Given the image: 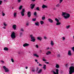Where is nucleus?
Wrapping results in <instances>:
<instances>
[{"label":"nucleus","instance_id":"1","mask_svg":"<svg viewBox=\"0 0 74 74\" xmlns=\"http://www.w3.org/2000/svg\"><path fill=\"white\" fill-rule=\"evenodd\" d=\"M61 15L62 16H64L63 17L65 19L69 18L70 16V15L66 12H62Z\"/></svg>","mask_w":74,"mask_h":74},{"label":"nucleus","instance_id":"2","mask_svg":"<svg viewBox=\"0 0 74 74\" xmlns=\"http://www.w3.org/2000/svg\"><path fill=\"white\" fill-rule=\"evenodd\" d=\"M74 73V66H71L69 68V74H72Z\"/></svg>","mask_w":74,"mask_h":74},{"label":"nucleus","instance_id":"3","mask_svg":"<svg viewBox=\"0 0 74 74\" xmlns=\"http://www.w3.org/2000/svg\"><path fill=\"white\" fill-rule=\"evenodd\" d=\"M11 37L12 39H15L16 38V35H15V32H12L11 34Z\"/></svg>","mask_w":74,"mask_h":74},{"label":"nucleus","instance_id":"4","mask_svg":"<svg viewBox=\"0 0 74 74\" xmlns=\"http://www.w3.org/2000/svg\"><path fill=\"white\" fill-rule=\"evenodd\" d=\"M3 68L4 69V70H5V72L6 73H8L10 71V70H9V69L5 66H3Z\"/></svg>","mask_w":74,"mask_h":74},{"label":"nucleus","instance_id":"5","mask_svg":"<svg viewBox=\"0 0 74 74\" xmlns=\"http://www.w3.org/2000/svg\"><path fill=\"white\" fill-rule=\"evenodd\" d=\"M30 37H31V41H32V42H34L36 41V39H35V37L33 36V35H30Z\"/></svg>","mask_w":74,"mask_h":74},{"label":"nucleus","instance_id":"6","mask_svg":"<svg viewBox=\"0 0 74 74\" xmlns=\"http://www.w3.org/2000/svg\"><path fill=\"white\" fill-rule=\"evenodd\" d=\"M25 11V10L24 9H23L22 11L21 12V13L22 16H24L25 15V14L24 13Z\"/></svg>","mask_w":74,"mask_h":74},{"label":"nucleus","instance_id":"7","mask_svg":"<svg viewBox=\"0 0 74 74\" xmlns=\"http://www.w3.org/2000/svg\"><path fill=\"white\" fill-rule=\"evenodd\" d=\"M53 74H59V70L58 69H56V72L54 71H53Z\"/></svg>","mask_w":74,"mask_h":74},{"label":"nucleus","instance_id":"8","mask_svg":"<svg viewBox=\"0 0 74 74\" xmlns=\"http://www.w3.org/2000/svg\"><path fill=\"white\" fill-rule=\"evenodd\" d=\"M68 55L69 56H72V53H71V51L69 50L68 51Z\"/></svg>","mask_w":74,"mask_h":74},{"label":"nucleus","instance_id":"9","mask_svg":"<svg viewBox=\"0 0 74 74\" xmlns=\"http://www.w3.org/2000/svg\"><path fill=\"white\" fill-rule=\"evenodd\" d=\"M12 28L14 30H16V25H13L12 26Z\"/></svg>","mask_w":74,"mask_h":74},{"label":"nucleus","instance_id":"10","mask_svg":"<svg viewBox=\"0 0 74 74\" xmlns=\"http://www.w3.org/2000/svg\"><path fill=\"white\" fill-rule=\"evenodd\" d=\"M48 21L50 23H52L53 22V21L52 19L50 18H49L48 19Z\"/></svg>","mask_w":74,"mask_h":74},{"label":"nucleus","instance_id":"11","mask_svg":"<svg viewBox=\"0 0 74 74\" xmlns=\"http://www.w3.org/2000/svg\"><path fill=\"white\" fill-rule=\"evenodd\" d=\"M35 6V4H31V9H33V8H34Z\"/></svg>","mask_w":74,"mask_h":74},{"label":"nucleus","instance_id":"12","mask_svg":"<svg viewBox=\"0 0 74 74\" xmlns=\"http://www.w3.org/2000/svg\"><path fill=\"white\" fill-rule=\"evenodd\" d=\"M42 8H48V6L43 4L42 5Z\"/></svg>","mask_w":74,"mask_h":74},{"label":"nucleus","instance_id":"13","mask_svg":"<svg viewBox=\"0 0 74 74\" xmlns=\"http://www.w3.org/2000/svg\"><path fill=\"white\" fill-rule=\"evenodd\" d=\"M29 46V44L27 43H25L23 45V47H28V46Z\"/></svg>","mask_w":74,"mask_h":74},{"label":"nucleus","instance_id":"14","mask_svg":"<svg viewBox=\"0 0 74 74\" xmlns=\"http://www.w3.org/2000/svg\"><path fill=\"white\" fill-rule=\"evenodd\" d=\"M17 15V13L16 12H14L13 13V16L14 17V18H16V16H17L16 15Z\"/></svg>","mask_w":74,"mask_h":74},{"label":"nucleus","instance_id":"15","mask_svg":"<svg viewBox=\"0 0 74 74\" xmlns=\"http://www.w3.org/2000/svg\"><path fill=\"white\" fill-rule=\"evenodd\" d=\"M50 45L52 47H53V46L54 45V42H53V41L52 40L51 41V42H50Z\"/></svg>","mask_w":74,"mask_h":74},{"label":"nucleus","instance_id":"16","mask_svg":"<svg viewBox=\"0 0 74 74\" xmlns=\"http://www.w3.org/2000/svg\"><path fill=\"white\" fill-rule=\"evenodd\" d=\"M27 15L28 17H30L31 16V13H30V12H28L27 13Z\"/></svg>","mask_w":74,"mask_h":74},{"label":"nucleus","instance_id":"17","mask_svg":"<svg viewBox=\"0 0 74 74\" xmlns=\"http://www.w3.org/2000/svg\"><path fill=\"white\" fill-rule=\"evenodd\" d=\"M37 40H40V41H41L42 40V37L41 36H39L37 38Z\"/></svg>","mask_w":74,"mask_h":74},{"label":"nucleus","instance_id":"18","mask_svg":"<svg viewBox=\"0 0 74 74\" xmlns=\"http://www.w3.org/2000/svg\"><path fill=\"white\" fill-rule=\"evenodd\" d=\"M35 25L36 26H39V22H36L35 23Z\"/></svg>","mask_w":74,"mask_h":74},{"label":"nucleus","instance_id":"19","mask_svg":"<svg viewBox=\"0 0 74 74\" xmlns=\"http://www.w3.org/2000/svg\"><path fill=\"white\" fill-rule=\"evenodd\" d=\"M46 55H50V54H51V52L50 51H48L46 53Z\"/></svg>","mask_w":74,"mask_h":74},{"label":"nucleus","instance_id":"20","mask_svg":"<svg viewBox=\"0 0 74 74\" xmlns=\"http://www.w3.org/2000/svg\"><path fill=\"white\" fill-rule=\"evenodd\" d=\"M4 50L7 51L8 50V48L7 47H5L3 49Z\"/></svg>","mask_w":74,"mask_h":74},{"label":"nucleus","instance_id":"21","mask_svg":"<svg viewBox=\"0 0 74 74\" xmlns=\"http://www.w3.org/2000/svg\"><path fill=\"white\" fill-rule=\"evenodd\" d=\"M43 69H44V70H45L46 69V65H43Z\"/></svg>","mask_w":74,"mask_h":74},{"label":"nucleus","instance_id":"22","mask_svg":"<svg viewBox=\"0 0 74 74\" xmlns=\"http://www.w3.org/2000/svg\"><path fill=\"white\" fill-rule=\"evenodd\" d=\"M3 25L4 26H5L6 27V26H7V24L5 22H4L3 23Z\"/></svg>","mask_w":74,"mask_h":74},{"label":"nucleus","instance_id":"23","mask_svg":"<svg viewBox=\"0 0 74 74\" xmlns=\"http://www.w3.org/2000/svg\"><path fill=\"white\" fill-rule=\"evenodd\" d=\"M33 55L34 56H36V57H37V58H38L39 57V56L38 55H37V54H33Z\"/></svg>","mask_w":74,"mask_h":74},{"label":"nucleus","instance_id":"24","mask_svg":"<svg viewBox=\"0 0 74 74\" xmlns=\"http://www.w3.org/2000/svg\"><path fill=\"white\" fill-rule=\"evenodd\" d=\"M56 67L57 69H59V65L58 64H56Z\"/></svg>","mask_w":74,"mask_h":74},{"label":"nucleus","instance_id":"25","mask_svg":"<svg viewBox=\"0 0 74 74\" xmlns=\"http://www.w3.org/2000/svg\"><path fill=\"white\" fill-rule=\"evenodd\" d=\"M42 19L43 21H44V20H45V16H42Z\"/></svg>","mask_w":74,"mask_h":74},{"label":"nucleus","instance_id":"26","mask_svg":"<svg viewBox=\"0 0 74 74\" xmlns=\"http://www.w3.org/2000/svg\"><path fill=\"white\" fill-rule=\"evenodd\" d=\"M61 25V23L60 22H57L56 23V25Z\"/></svg>","mask_w":74,"mask_h":74},{"label":"nucleus","instance_id":"27","mask_svg":"<svg viewBox=\"0 0 74 74\" xmlns=\"http://www.w3.org/2000/svg\"><path fill=\"white\" fill-rule=\"evenodd\" d=\"M70 26H71L70 25L66 26V29H69V28H70Z\"/></svg>","mask_w":74,"mask_h":74},{"label":"nucleus","instance_id":"28","mask_svg":"<svg viewBox=\"0 0 74 74\" xmlns=\"http://www.w3.org/2000/svg\"><path fill=\"white\" fill-rule=\"evenodd\" d=\"M22 34H23V33L22 32H20V33L19 34V37H22Z\"/></svg>","mask_w":74,"mask_h":74},{"label":"nucleus","instance_id":"29","mask_svg":"<svg viewBox=\"0 0 74 74\" xmlns=\"http://www.w3.org/2000/svg\"><path fill=\"white\" fill-rule=\"evenodd\" d=\"M42 69H40L39 71L38 72V74H39V73H41V72H42Z\"/></svg>","mask_w":74,"mask_h":74},{"label":"nucleus","instance_id":"30","mask_svg":"<svg viewBox=\"0 0 74 74\" xmlns=\"http://www.w3.org/2000/svg\"><path fill=\"white\" fill-rule=\"evenodd\" d=\"M40 23L41 25H44V22L43 21H40Z\"/></svg>","mask_w":74,"mask_h":74},{"label":"nucleus","instance_id":"31","mask_svg":"<svg viewBox=\"0 0 74 74\" xmlns=\"http://www.w3.org/2000/svg\"><path fill=\"white\" fill-rule=\"evenodd\" d=\"M42 60L44 62H47V60L44 58H42Z\"/></svg>","mask_w":74,"mask_h":74},{"label":"nucleus","instance_id":"32","mask_svg":"<svg viewBox=\"0 0 74 74\" xmlns=\"http://www.w3.org/2000/svg\"><path fill=\"white\" fill-rule=\"evenodd\" d=\"M55 21H56L57 22H59V20L57 18H55Z\"/></svg>","mask_w":74,"mask_h":74},{"label":"nucleus","instance_id":"33","mask_svg":"<svg viewBox=\"0 0 74 74\" xmlns=\"http://www.w3.org/2000/svg\"><path fill=\"white\" fill-rule=\"evenodd\" d=\"M56 6V7H57V8L59 7H60V4H57Z\"/></svg>","mask_w":74,"mask_h":74},{"label":"nucleus","instance_id":"34","mask_svg":"<svg viewBox=\"0 0 74 74\" xmlns=\"http://www.w3.org/2000/svg\"><path fill=\"white\" fill-rule=\"evenodd\" d=\"M20 31H21V32H23L25 31L24 30V29H23L21 28L20 29Z\"/></svg>","mask_w":74,"mask_h":74},{"label":"nucleus","instance_id":"35","mask_svg":"<svg viewBox=\"0 0 74 74\" xmlns=\"http://www.w3.org/2000/svg\"><path fill=\"white\" fill-rule=\"evenodd\" d=\"M36 10L37 11H40V8L39 7H37Z\"/></svg>","mask_w":74,"mask_h":74},{"label":"nucleus","instance_id":"36","mask_svg":"<svg viewBox=\"0 0 74 74\" xmlns=\"http://www.w3.org/2000/svg\"><path fill=\"white\" fill-rule=\"evenodd\" d=\"M35 47L36 48H39L38 45H36Z\"/></svg>","mask_w":74,"mask_h":74},{"label":"nucleus","instance_id":"37","mask_svg":"<svg viewBox=\"0 0 74 74\" xmlns=\"http://www.w3.org/2000/svg\"><path fill=\"white\" fill-rule=\"evenodd\" d=\"M11 60L12 62V63H14V59L12 58L11 59Z\"/></svg>","mask_w":74,"mask_h":74},{"label":"nucleus","instance_id":"38","mask_svg":"<svg viewBox=\"0 0 74 74\" xmlns=\"http://www.w3.org/2000/svg\"><path fill=\"white\" fill-rule=\"evenodd\" d=\"M32 21H34V22L35 21H36V18H32Z\"/></svg>","mask_w":74,"mask_h":74},{"label":"nucleus","instance_id":"39","mask_svg":"<svg viewBox=\"0 0 74 74\" xmlns=\"http://www.w3.org/2000/svg\"><path fill=\"white\" fill-rule=\"evenodd\" d=\"M22 8V6H20L19 8V10H21Z\"/></svg>","mask_w":74,"mask_h":74},{"label":"nucleus","instance_id":"40","mask_svg":"<svg viewBox=\"0 0 74 74\" xmlns=\"http://www.w3.org/2000/svg\"><path fill=\"white\" fill-rule=\"evenodd\" d=\"M22 53V52L21 51H19L18 52V54H21Z\"/></svg>","mask_w":74,"mask_h":74},{"label":"nucleus","instance_id":"41","mask_svg":"<svg viewBox=\"0 0 74 74\" xmlns=\"http://www.w3.org/2000/svg\"><path fill=\"white\" fill-rule=\"evenodd\" d=\"M71 49L73 52L74 51V47L71 48Z\"/></svg>","mask_w":74,"mask_h":74},{"label":"nucleus","instance_id":"42","mask_svg":"<svg viewBox=\"0 0 74 74\" xmlns=\"http://www.w3.org/2000/svg\"><path fill=\"white\" fill-rule=\"evenodd\" d=\"M2 16H4L5 15V13H4L3 12H2Z\"/></svg>","mask_w":74,"mask_h":74},{"label":"nucleus","instance_id":"43","mask_svg":"<svg viewBox=\"0 0 74 74\" xmlns=\"http://www.w3.org/2000/svg\"><path fill=\"white\" fill-rule=\"evenodd\" d=\"M34 15H35V16H36V15H37V13H36V12L34 13Z\"/></svg>","mask_w":74,"mask_h":74},{"label":"nucleus","instance_id":"44","mask_svg":"<svg viewBox=\"0 0 74 74\" xmlns=\"http://www.w3.org/2000/svg\"><path fill=\"white\" fill-rule=\"evenodd\" d=\"M62 40L63 41H64V40H65V37H62Z\"/></svg>","mask_w":74,"mask_h":74},{"label":"nucleus","instance_id":"45","mask_svg":"<svg viewBox=\"0 0 74 74\" xmlns=\"http://www.w3.org/2000/svg\"><path fill=\"white\" fill-rule=\"evenodd\" d=\"M43 38L44 39H47V37L45 36L43 37Z\"/></svg>","mask_w":74,"mask_h":74},{"label":"nucleus","instance_id":"46","mask_svg":"<svg viewBox=\"0 0 74 74\" xmlns=\"http://www.w3.org/2000/svg\"><path fill=\"white\" fill-rule=\"evenodd\" d=\"M1 62L3 64H4V61H1Z\"/></svg>","mask_w":74,"mask_h":74},{"label":"nucleus","instance_id":"47","mask_svg":"<svg viewBox=\"0 0 74 74\" xmlns=\"http://www.w3.org/2000/svg\"><path fill=\"white\" fill-rule=\"evenodd\" d=\"M6 27L5 26H3V27H2V28L3 29H6V27Z\"/></svg>","mask_w":74,"mask_h":74},{"label":"nucleus","instance_id":"48","mask_svg":"<svg viewBox=\"0 0 74 74\" xmlns=\"http://www.w3.org/2000/svg\"><path fill=\"white\" fill-rule=\"evenodd\" d=\"M63 1V0H60V4Z\"/></svg>","mask_w":74,"mask_h":74},{"label":"nucleus","instance_id":"49","mask_svg":"<svg viewBox=\"0 0 74 74\" xmlns=\"http://www.w3.org/2000/svg\"><path fill=\"white\" fill-rule=\"evenodd\" d=\"M49 47H48L46 48V50H49Z\"/></svg>","mask_w":74,"mask_h":74},{"label":"nucleus","instance_id":"50","mask_svg":"<svg viewBox=\"0 0 74 74\" xmlns=\"http://www.w3.org/2000/svg\"><path fill=\"white\" fill-rule=\"evenodd\" d=\"M2 1H0V5H1V4H2Z\"/></svg>","mask_w":74,"mask_h":74},{"label":"nucleus","instance_id":"51","mask_svg":"<svg viewBox=\"0 0 74 74\" xmlns=\"http://www.w3.org/2000/svg\"><path fill=\"white\" fill-rule=\"evenodd\" d=\"M26 25H27V26H29V23H27Z\"/></svg>","mask_w":74,"mask_h":74},{"label":"nucleus","instance_id":"52","mask_svg":"<svg viewBox=\"0 0 74 74\" xmlns=\"http://www.w3.org/2000/svg\"><path fill=\"white\" fill-rule=\"evenodd\" d=\"M32 72H35V69H32Z\"/></svg>","mask_w":74,"mask_h":74},{"label":"nucleus","instance_id":"53","mask_svg":"<svg viewBox=\"0 0 74 74\" xmlns=\"http://www.w3.org/2000/svg\"><path fill=\"white\" fill-rule=\"evenodd\" d=\"M21 1V0H18V3H20Z\"/></svg>","mask_w":74,"mask_h":74},{"label":"nucleus","instance_id":"54","mask_svg":"<svg viewBox=\"0 0 74 74\" xmlns=\"http://www.w3.org/2000/svg\"><path fill=\"white\" fill-rule=\"evenodd\" d=\"M35 61L36 62H38V61L37 60L35 59Z\"/></svg>","mask_w":74,"mask_h":74},{"label":"nucleus","instance_id":"55","mask_svg":"<svg viewBox=\"0 0 74 74\" xmlns=\"http://www.w3.org/2000/svg\"><path fill=\"white\" fill-rule=\"evenodd\" d=\"M66 67H67L68 66H69L68 64H66Z\"/></svg>","mask_w":74,"mask_h":74},{"label":"nucleus","instance_id":"56","mask_svg":"<svg viewBox=\"0 0 74 74\" xmlns=\"http://www.w3.org/2000/svg\"><path fill=\"white\" fill-rule=\"evenodd\" d=\"M45 63H46V64H49V62H45Z\"/></svg>","mask_w":74,"mask_h":74},{"label":"nucleus","instance_id":"57","mask_svg":"<svg viewBox=\"0 0 74 74\" xmlns=\"http://www.w3.org/2000/svg\"><path fill=\"white\" fill-rule=\"evenodd\" d=\"M38 71V68H37L36 69V71Z\"/></svg>","mask_w":74,"mask_h":74},{"label":"nucleus","instance_id":"58","mask_svg":"<svg viewBox=\"0 0 74 74\" xmlns=\"http://www.w3.org/2000/svg\"><path fill=\"white\" fill-rule=\"evenodd\" d=\"M25 69H28V67H27V66H26L25 67Z\"/></svg>","mask_w":74,"mask_h":74},{"label":"nucleus","instance_id":"59","mask_svg":"<svg viewBox=\"0 0 74 74\" xmlns=\"http://www.w3.org/2000/svg\"><path fill=\"white\" fill-rule=\"evenodd\" d=\"M32 1H36V0H31Z\"/></svg>","mask_w":74,"mask_h":74},{"label":"nucleus","instance_id":"60","mask_svg":"<svg viewBox=\"0 0 74 74\" xmlns=\"http://www.w3.org/2000/svg\"><path fill=\"white\" fill-rule=\"evenodd\" d=\"M42 64H39V66H42Z\"/></svg>","mask_w":74,"mask_h":74},{"label":"nucleus","instance_id":"61","mask_svg":"<svg viewBox=\"0 0 74 74\" xmlns=\"http://www.w3.org/2000/svg\"><path fill=\"white\" fill-rule=\"evenodd\" d=\"M58 57H60V55L58 54Z\"/></svg>","mask_w":74,"mask_h":74},{"label":"nucleus","instance_id":"62","mask_svg":"<svg viewBox=\"0 0 74 74\" xmlns=\"http://www.w3.org/2000/svg\"><path fill=\"white\" fill-rule=\"evenodd\" d=\"M54 10H56V8H54L53 9Z\"/></svg>","mask_w":74,"mask_h":74},{"label":"nucleus","instance_id":"63","mask_svg":"<svg viewBox=\"0 0 74 74\" xmlns=\"http://www.w3.org/2000/svg\"><path fill=\"white\" fill-rule=\"evenodd\" d=\"M37 63L38 64L39 63V62H37Z\"/></svg>","mask_w":74,"mask_h":74},{"label":"nucleus","instance_id":"64","mask_svg":"<svg viewBox=\"0 0 74 74\" xmlns=\"http://www.w3.org/2000/svg\"><path fill=\"white\" fill-rule=\"evenodd\" d=\"M73 38H74V36H73Z\"/></svg>","mask_w":74,"mask_h":74}]
</instances>
